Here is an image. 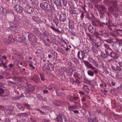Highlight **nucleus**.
I'll list each match as a JSON object with an SVG mask.
<instances>
[{"label": "nucleus", "mask_w": 122, "mask_h": 122, "mask_svg": "<svg viewBox=\"0 0 122 122\" xmlns=\"http://www.w3.org/2000/svg\"><path fill=\"white\" fill-rule=\"evenodd\" d=\"M109 55L110 57L114 59L117 58L118 57L117 55L114 52H111Z\"/></svg>", "instance_id": "6ab92c4d"}, {"label": "nucleus", "mask_w": 122, "mask_h": 122, "mask_svg": "<svg viewBox=\"0 0 122 122\" xmlns=\"http://www.w3.org/2000/svg\"><path fill=\"white\" fill-rule=\"evenodd\" d=\"M116 69L117 70L120 71H122V69H121V67L119 66H117L116 67Z\"/></svg>", "instance_id": "4d7b16f0"}, {"label": "nucleus", "mask_w": 122, "mask_h": 122, "mask_svg": "<svg viewBox=\"0 0 122 122\" xmlns=\"http://www.w3.org/2000/svg\"><path fill=\"white\" fill-rule=\"evenodd\" d=\"M96 22L98 24V25H99L100 27H104V25H105V23L104 22L102 23L100 22L99 20H98V19H97V21Z\"/></svg>", "instance_id": "393cba45"}, {"label": "nucleus", "mask_w": 122, "mask_h": 122, "mask_svg": "<svg viewBox=\"0 0 122 122\" xmlns=\"http://www.w3.org/2000/svg\"><path fill=\"white\" fill-rule=\"evenodd\" d=\"M105 25L107 26V28L109 29L112 30V29L111 28V22L110 21L108 20V22L105 23Z\"/></svg>", "instance_id": "7c9ffc66"}, {"label": "nucleus", "mask_w": 122, "mask_h": 122, "mask_svg": "<svg viewBox=\"0 0 122 122\" xmlns=\"http://www.w3.org/2000/svg\"><path fill=\"white\" fill-rule=\"evenodd\" d=\"M105 52L106 53V55H105L103 57L104 58H107L108 56H109V54L108 53V51L106 50H105Z\"/></svg>", "instance_id": "49530a36"}, {"label": "nucleus", "mask_w": 122, "mask_h": 122, "mask_svg": "<svg viewBox=\"0 0 122 122\" xmlns=\"http://www.w3.org/2000/svg\"><path fill=\"white\" fill-rule=\"evenodd\" d=\"M117 33L120 36H122V30L118 29L117 30Z\"/></svg>", "instance_id": "3c124183"}, {"label": "nucleus", "mask_w": 122, "mask_h": 122, "mask_svg": "<svg viewBox=\"0 0 122 122\" xmlns=\"http://www.w3.org/2000/svg\"><path fill=\"white\" fill-rule=\"evenodd\" d=\"M85 13L83 11L81 10L80 14H81L80 17L81 18L83 19L84 17V14Z\"/></svg>", "instance_id": "ea45409f"}, {"label": "nucleus", "mask_w": 122, "mask_h": 122, "mask_svg": "<svg viewBox=\"0 0 122 122\" xmlns=\"http://www.w3.org/2000/svg\"><path fill=\"white\" fill-rule=\"evenodd\" d=\"M83 62L85 65L88 67V68H91L94 71V73L97 74L98 72L96 70H94V69H96L97 68L94 67L91 64L89 63L88 62L84 60Z\"/></svg>", "instance_id": "39448f33"}, {"label": "nucleus", "mask_w": 122, "mask_h": 122, "mask_svg": "<svg viewBox=\"0 0 122 122\" xmlns=\"http://www.w3.org/2000/svg\"><path fill=\"white\" fill-rule=\"evenodd\" d=\"M100 34V36L102 37H104V39L108 37V35L107 32L106 30L104 29H100L98 32Z\"/></svg>", "instance_id": "6e6552de"}, {"label": "nucleus", "mask_w": 122, "mask_h": 122, "mask_svg": "<svg viewBox=\"0 0 122 122\" xmlns=\"http://www.w3.org/2000/svg\"><path fill=\"white\" fill-rule=\"evenodd\" d=\"M97 119L96 117H88L87 120L88 122H98Z\"/></svg>", "instance_id": "a211bd4d"}, {"label": "nucleus", "mask_w": 122, "mask_h": 122, "mask_svg": "<svg viewBox=\"0 0 122 122\" xmlns=\"http://www.w3.org/2000/svg\"><path fill=\"white\" fill-rule=\"evenodd\" d=\"M90 59L91 60V62L93 63L94 65L97 66L98 65L97 63L91 57H90Z\"/></svg>", "instance_id": "e433bc0d"}, {"label": "nucleus", "mask_w": 122, "mask_h": 122, "mask_svg": "<svg viewBox=\"0 0 122 122\" xmlns=\"http://www.w3.org/2000/svg\"><path fill=\"white\" fill-rule=\"evenodd\" d=\"M69 27L70 29H73L74 27V23L73 21L71 19L69 20Z\"/></svg>", "instance_id": "aec40b11"}, {"label": "nucleus", "mask_w": 122, "mask_h": 122, "mask_svg": "<svg viewBox=\"0 0 122 122\" xmlns=\"http://www.w3.org/2000/svg\"><path fill=\"white\" fill-rule=\"evenodd\" d=\"M63 115L61 113H59L58 115L57 114V117L55 119L58 122H62L63 120L62 117Z\"/></svg>", "instance_id": "f3484780"}, {"label": "nucleus", "mask_w": 122, "mask_h": 122, "mask_svg": "<svg viewBox=\"0 0 122 122\" xmlns=\"http://www.w3.org/2000/svg\"><path fill=\"white\" fill-rule=\"evenodd\" d=\"M111 42L115 43V42H116L117 41V40L115 38H113L111 39Z\"/></svg>", "instance_id": "e2e57ef3"}, {"label": "nucleus", "mask_w": 122, "mask_h": 122, "mask_svg": "<svg viewBox=\"0 0 122 122\" xmlns=\"http://www.w3.org/2000/svg\"><path fill=\"white\" fill-rule=\"evenodd\" d=\"M28 37L29 41L32 42L34 43L36 41V38L35 36L31 33L29 34Z\"/></svg>", "instance_id": "4468645a"}, {"label": "nucleus", "mask_w": 122, "mask_h": 122, "mask_svg": "<svg viewBox=\"0 0 122 122\" xmlns=\"http://www.w3.org/2000/svg\"><path fill=\"white\" fill-rule=\"evenodd\" d=\"M77 55L78 58L80 60L82 61L83 60L85 57H86L84 51H79L78 52Z\"/></svg>", "instance_id": "1a4fd4ad"}, {"label": "nucleus", "mask_w": 122, "mask_h": 122, "mask_svg": "<svg viewBox=\"0 0 122 122\" xmlns=\"http://www.w3.org/2000/svg\"><path fill=\"white\" fill-rule=\"evenodd\" d=\"M119 12L117 10H114L113 13V15L115 17H117L118 16Z\"/></svg>", "instance_id": "2f4dec72"}, {"label": "nucleus", "mask_w": 122, "mask_h": 122, "mask_svg": "<svg viewBox=\"0 0 122 122\" xmlns=\"http://www.w3.org/2000/svg\"><path fill=\"white\" fill-rule=\"evenodd\" d=\"M40 6L41 8L46 10L48 11H51L52 9V7L49 4L46 2L41 3Z\"/></svg>", "instance_id": "7ed1b4c3"}, {"label": "nucleus", "mask_w": 122, "mask_h": 122, "mask_svg": "<svg viewBox=\"0 0 122 122\" xmlns=\"http://www.w3.org/2000/svg\"><path fill=\"white\" fill-rule=\"evenodd\" d=\"M87 15L86 18H88L89 20H90L92 18V17L90 16V15L88 14H86Z\"/></svg>", "instance_id": "052dcab7"}, {"label": "nucleus", "mask_w": 122, "mask_h": 122, "mask_svg": "<svg viewBox=\"0 0 122 122\" xmlns=\"http://www.w3.org/2000/svg\"><path fill=\"white\" fill-rule=\"evenodd\" d=\"M32 19L36 22L38 23L41 21L40 19L38 17H35L34 18L33 17Z\"/></svg>", "instance_id": "c756f323"}, {"label": "nucleus", "mask_w": 122, "mask_h": 122, "mask_svg": "<svg viewBox=\"0 0 122 122\" xmlns=\"http://www.w3.org/2000/svg\"><path fill=\"white\" fill-rule=\"evenodd\" d=\"M47 67L48 69L50 71H53L54 69V65L50 63L48 64Z\"/></svg>", "instance_id": "412c9836"}, {"label": "nucleus", "mask_w": 122, "mask_h": 122, "mask_svg": "<svg viewBox=\"0 0 122 122\" xmlns=\"http://www.w3.org/2000/svg\"><path fill=\"white\" fill-rule=\"evenodd\" d=\"M97 19H96L95 20L93 21L92 22V24L93 26H95L96 27L98 26V24H97V23H96V21H97Z\"/></svg>", "instance_id": "58836bf2"}, {"label": "nucleus", "mask_w": 122, "mask_h": 122, "mask_svg": "<svg viewBox=\"0 0 122 122\" xmlns=\"http://www.w3.org/2000/svg\"><path fill=\"white\" fill-rule=\"evenodd\" d=\"M40 76L41 80L44 81L45 80V76L44 74H42L41 73L40 74Z\"/></svg>", "instance_id": "a19ab883"}, {"label": "nucleus", "mask_w": 122, "mask_h": 122, "mask_svg": "<svg viewBox=\"0 0 122 122\" xmlns=\"http://www.w3.org/2000/svg\"><path fill=\"white\" fill-rule=\"evenodd\" d=\"M13 23H9V25L10 26V27L8 28L9 29H11L15 32H18L17 26L16 25H13Z\"/></svg>", "instance_id": "2eb2a0df"}, {"label": "nucleus", "mask_w": 122, "mask_h": 122, "mask_svg": "<svg viewBox=\"0 0 122 122\" xmlns=\"http://www.w3.org/2000/svg\"><path fill=\"white\" fill-rule=\"evenodd\" d=\"M81 10H80L79 12H75V14H76V15H75L74 16H75L76 17H77V15H79V14H80V12H81Z\"/></svg>", "instance_id": "680f3d73"}, {"label": "nucleus", "mask_w": 122, "mask_h": 122, "mask_svg": "<svg viewBox=\"0 0 122 122\" xmlns=\"http://www.w3.org/2000/svg\"><path fill=\"white\" fill-rule=\"evenodd\" d=\"M3 122H10V120L8 118H5L3 120Z\"/></svg>", "instance_id": "13d9d810"}, {"label": "nucleus", "mask_w": 122, "mask_h": 122, "mask_svg": "<svg viewBox=\"0 0 122 122\" xmlns=\"http://www.w3.org/2000/svg\"><path fill=\"white\" fill-rule=\"evenodd\" d=\"M54 3L57 6L59 7H61L62 6V0L63 6H66L67 5V2L65 0H53Z\"/></svg>", "instance_id": "20e7f679"}, {"label": "nucleus", "mask_w": 122, "mask_h": 122, "mask_svg": "<svg viewBox=\"0 0 122 122\" xmlns=\"http://www.w3.org/2000/svg\"><path fill=\"white\" fill-rule=\"evenodd\" d=\"M88 29L89 31L91 33H93L94 34V33L95 32V31H96L95 30L92 26L91 25L89 26Z\"/></svg>", "instance_id": "a878e982"}, {"label": "nucleus", "mask_w": 122, "mask_h": 122, "mask_svg": "<svg viewBox=\"0 0 122 122\" xmlns=\"http://www.w3.org/2000/svg\"><path fill=\"white\" fill-rule=\"evenodd\" d=\"M22 5L25 12L29 14H33L34 12V10L32 7L23 2Z\"/></svg>", "instance_id": "f257e3e1"}, {"label": "nucleus", "mask_w": 122, "mask_h": 122, "mask_svg": "<svg viewBox=\"0 0 122 122\" xmlns=\"http://www.w3.org/2000/svg\"><path fill=\"white\" fill-rule=\"evenodd\" d=\"M32 79L37 83H39L41 82L39 76L36 74H35L33 75L32 78Z\"/></svg>", "instance_id": "f8f14e48"}, {"label": "nucleus", "mask_w": 122, "mask_h": 122, "mask_svg": "<svg viewBox=\"0 0 122 122\" xmlns=\"http://www.w3.org/2000/svg\"><path fill=\"white\" fill-rule=\"evenodd\" d=\"M72 60H73V62L75 63L79 62V60L76 58H73Z\"/></svg>", "instance_id": "603ef678"}, {"label": "nucleus", "mask_w": 122, "mask_h": 122, "mask_svg": "<svg viewBox=\"0 0 122 122\" xmlns=\"http://www.w3.org/2000/svg\"><path fill=\"white\" fill-rule=\"evenodd\" d=\"M114 6H110L108 8V10L110 12H113L114 10H113V7Z\"/></svg>", "instance_id": "37998d69"}, {"label": "nucleus", "mask_w": 122, "mask_h": 122, "mask_svg": "<svg viewBox=\"0 0 122 122\" xmlns=\"http://www.w3.org/2000/svg\"><path fill=\"white\" fill-rule=\"evenodd\" d=\"M68 108L69 110L70 111H73V109L72 108V107H71V106H69L68 107Z\"/></svg>", "instance_id": "774afa93"}, {"label": "nucleus", "mask_w": 122, "mask_h": 122, "mask_svg": "<svg viewBox=\"0 0 122 122\" xmlns=\"http://www.w3.org/2000/svg\"><path fill=\"white\" fill-rule=\"evenodd\" d=\"M29 65L30 67H31L32 70H34L35 69V67L33 66V64L31 63H30L29 64Z\"/></svg>", "instance_id": "6e6d98bb"}, {"label": "nucleus", "mask_w": 122, "mask_h": 122, "mask_svg": "<svg viewBox=\"0 0 122 122\" xmlns=\"http://www.w3.org/2000/svg\"><path fill=\"white\" fill-rule=\"evenodd\" d=\"M83 90H85L86 92L88 93H89L90 91V90L88 87L84 88H83Z\"/></svg>", "instance_id": "864d4df0"}, {"label": "nucleus", "mask_w": 122, "mask_h": 122, "mask_svg": "<svg viewBox=\"0 0 122 122\" xmlns=\"http://www.w3.org/2000/svg\"><path fill=\"white\" fill-rule=\"evenodd\" d=\"M5 90L2 88H0V96H1L3 93H5Z\"/></svg>", "instance_id": "a18cd8bd"}, {"label": "nucleus", "mask_w": 122, "mask_h": 122, "mask_svg": "<svg viewBox=\"0 0 122 122\" xmlns=\"http://www.w3.org/2000/svg\"><path fill=\"white\" fill-rule=\"evenodd\" d=\"M27 115V113L26 112L24 113H22L20 114V116L22 117H26Z\"/></svg>", "instance_id": "c03bdc74"}, {"label": "nucleus", "mask_w": 122, "mask_h": 122, "mask_svg": "<svg viewBox=\"0 0 122 122\" xmlns=\"http://www.w3.org/2000/svg\"><path fill=\"white\" fill-rule=\"evenodd\" d=\"M84 107L86 108H87L88 107V106L87 105L86 103H84Z\"/></svg>", "instance_id": "338daca9"}, {"label": "nucleus", "mask_w": 122, "mask_h": 122, "mask_svg": "<svg viewBox=\"0 0 122 122\" xmlns=\"http://www.w3.org/2000/svg\"><path fill=\"white\" fill-rule=\"evenodd\" d=\"M104 46L107 49L109 50H111L109 45L107 44H105L104 45Z\"/></svg>", "instance_id": "09e8293b"}, {"label": "nucleus", "mask_w": 122, "mask_h": 122, "mask_svg": "<svg viewBox=\"0 0 122 122\" xmlns=\"http://www.w3.org/2000/svg\"><path fill=\"white\" fill-rule=\"evenodd\" d=\"M59 16V20L61 22H63L66 21L67 17L65 12L60 13Z\"/></svg>", "instance_id": "9d476101"}, {"label": "nucleus", "mask_w": 122, "mask_h": 122, "mask_svg": "<svg viewBox=\"0 0 122 122\" xmlns=\"http://www.w3.org/2000/svg\"><path fill=\"white\" fill-rule=\"evenodd\" d=\"M91 51L90 49L88 47H86L85 48V50H83L82 51H84L85 53L87 54L88 53L89 51Z\"/></svg>", "instance_id": "4c0bfd02"}, {"label": "nucleus", "mask_w": 122, "mask_h": 122, "mask_svg": "<svg viewBox=\"0 0 122 122\" xmlns=\"http://www.w3.org/2000/svg\"><path fill=\"white\" fill-rule=\"evenodd\" d=\"M37 97L38 98H39L41 100H42L43 99L41 95H39L38 96H37Z\"/></svg>", "instance_id": "69168bd1"}, {"label": "nucleus", "mask_w": 122, "mask_h": 122, "mask_svg": "<svg viewBox=\"0 0 122 122\" xmlns=\"http://www.w3.org/2000/svg\"><path fill=\"white\" fill-rule=\"evenodd\" d=\"M1 63L2 65L5 67V68H6L7 67L6 64L4 62L3 60L1 61Z\"/></svg>", "instance_id": "de8ad7c7"}, {"label": "nucleus", "mask_w": 122, "mask_h": 122, "mask_svg": "<svg viewBox=\"0 0 122 122\" xmlns=\"http://www.w3.org/2000/svg\"><path fill=\"white\" fill-rule=\"evenodd\" d=\"M50 28L55 32H56L58 33H61L62 31V29H61V31L60 30L56 28L53 26H51Z\"/></svg>", "instance_id": "5701e85b"}, {"label": "nucleus", "mask_w": 122, "mask_h": 122, "mask_svg": "<svg viewBox=\"0 0 122 122\" xmlns=\"http://www.w3.org/2000/svg\"><path fill=\"white\" fill-rule=\"evenodd\" d=\"M70 12L71 14L72 15H73L75 14V12H74L73 9H71L70 10Z\"/></svg>", "instance_id": "bf43d9fd"}, {"label": "nucleus", "mask_w": 122, "mask_h": 122, "mask_svg": "<svg viewBox=\"0 0 122 122\" xmlns=\"http://www.w3.org/2000/svg\"><path fill=\"white\" fill-rule=\"evenodd\" d=\"M94 46L97 47H100L101 45V43L100 42L98 43H94Z\"/></svg>", "instance_id": "79ce46f5"}, {"label": "nucleus", "mask_w": 122, "mask_h": 122, "mask_svg": "<svg viewBox=\"0 0 122 122\" xmlns=\"http://www.w3.org/2000/svg\"><path fill=\"white\" fill-rule=\"evenodd\" d=\"M16 106L19 110L21 111H24L26 107L28 108L29 105L26 103L23 104L17 103Z\"/></svg>", "instance_id": "423d86ee"}, {"label": "nucleus", "mask_w": 122, "mask_h": 122, "mask_svg": "<svg viewBox=\"0 0 122 122\" xmlns=\"http://www.w3.org/2000/svg\"><path fill=\"white\" fill-rule=\"evenodd\" d=\"M14 98L15 100H19L20 99V97L19 96H16Z\"/></svg>", "instance_id": "0e129e2a"}, {"label": "nucleus", "mask_w": 122, "mask_h": 122, "mask_svg": "<svg viewBox=\"0 0 122 122\" xmlns=\"http://www.w3.org/2000/svg\"><path fill=\"white\" fill-rule=\"evenodd\" d=\"M5 113L7 116H10L14 114L15 112H11V111H10L7 109Z\"/></svg>", "instance_id": "c85d7f7f"}, {"label": "nucleus", "mask_w": 122, "mask_h": 122, "mask_svg": "<svg viewBox=\"0 0 122 122\" xmlns=\"http://www.w3.org/2000/svg\"><path fill=\"white\" fill-rule=\"evenodd\" d=\"M22 3H21L19 5L16 4L14 6V8L15 10L19 13H22L24 10L22 5Z\"/></svg>", "instance_id": "0eeeda50"}, {"label": "nucleus", "mask_w": 122, "mask_h": 122, "mask_svg": "<svg viewBox=\"0 0 122 122\" xmlns=\"http://www.w3.org/2000/svg\"><path fill=\"white\" fill-rule=\"evenodd\" d=\"M8 108L7 109V110L11 111V112H14L13 111L14 110V107L11 106L10 105L8 106L7 107Z\"/></svg>", "instance_id": "72a5a7b5"}, {"label": "nucleus", "mask_w": 122, "mask_h": 122, "mask_svg": "<svg viewBox=\"0 0 122 122\" xmlns=\"http://www.w3.org/2000/svg\"><path fill=\"white\" fill-rule=\"evenodd\" d=\"M0 12L4 13H6V10L2 6H0Z\"/></svg>", "instance_id": "c9c22d12"}, {"label": "nucleus", "mask_w": 122, "mask_h": 122, "mask_svg": "<svg viewBox=\"0 0 122 122\" xmlns=\"http://www.w3.org/2000/svg\"><path fill=\"white\" fill-rule=\"evenodd\" d=\"M56 51L62 54H63L64 53V50L59 46L57 47L56 49Z\"/></svg>", "instance_id": "cd10ccee"}, {"label": "nucleus", "mask_w": 122, "mask_h": 122, "mask_svg": "<svg viewBox=\"0 0 122 122\" xmlns=\"http://www.w3.org/2000/svg\"><path fill=\"white\" fill-rule=\"evenodd\" d=\"M35 88L34 86L31 85L29 86L28 88L26 90V93L29 94H31L34 93Z\"/></svg>", "instance_id": "dca6fc26"}, {"label": "nucleus", "mask_w": 122, "mask_h": 122, "mask_svg": "<svg viewBox=\"0 0 122 122\" xmlns=\"http://www.w3.org/2000/svg\"><path fill=\"white\" fill-rule=\"evenodd\" d=\"M104 41L106 42L107 43H110L111 42V39H106V38L104 40Z\"/></svg>", "instance_id": "8fccbe9b"}, {"label": "nucleus", "mask_w": 122, "mask_h": 122, "mask_svg": "<svg viewBox=\"0 0 122 122\" xmlns=\"http://www.w3.org/2000/svg\"><path fill=\"white\" fill-rule=\"evenodd\" d=\"M94 34L95 35L96 38L101 39V37L100 36V34L99 33L96 31H95V32L94 33Z\"/></svg>", "instance_id": "f704fd0d"}, {"label": "nucleus", "mask_w": 122, "mask_h": 122, "mask_svg": "<svg viewBox=\"0 0 122 122\" xmlns=\"http://www.w3.org/2000/svg\"><path fill=\"white\" fill-rule=\"evenodd\" d=\"M104 3L107 5L116 7L117 5V1L116 0H104Z\"/></svg>", "instance_id": "f03ea898"}, {"label": "nucleus", "mask_w": 122, "mask_h": 122, "mask_svg": "<svg viewBox=\"0 0 122 122\" xmlns=\"http://www.w3.org/2000/svg\"><path fill=\"white\" fill-rule=\"evenodd\" d=\"M14 39H15L17 41L20 43L23 42L25 40L24 38L21 37V36L20 35L15 36L14 37Z\"/></svg>", "instance_id": "ddd939ff"}, {"label": "nucleus", "mask_w": 122, "mask_h": 122, "mask_svg": "<svg viewBox=\"0 0 122 122\" xmlns=\"http://www.w3.org/2000/svg\"><path fill=\"white\" fill-rule=\"evenodd\" d=\"M51 42H46L45 41H44L45 44L46 46H50V45Z\"/></svg>", "instance_id": "5fc2aeb1"}, {"label": "nucleus", "mask_w": 122, "mask_h": 122, "mask_svg": "<svg viewBox=\"0 0 122 122\" xmlns=\"http://www.w3.org/2000/svg\"><path fill=\"white\" fill-rule=\"evenodd\" d=\"M4 93L2 96V98L3 99L8 100L9 98V94L8 93H6L5 94Z\"/></svg>", "instance_id": "bb28decb"}, {"label": "nucleus", "mask_w": 122, "mask_h": 122, "mask_svg": "<svg viewBox=\"0 0 122 122\" xmlns=\"http://www.w3.org/2000/svg\"><path fill=\"white\" fill-rule=\"evenodd\" d=\"M88 74L89 76L92 77L94 75V73L91 70H88L87 71Z\"/></svg>", "instance_id": "473e14b6"}, {"label": "nucleus", "mask_w": 122, "mask_h": 122, "mask_svg": "<svg viewBox=\"0 0 122 122\" xmlns=\"http://www.w3.org/2000/svg\"><path fill=\"white\" fill-rule=\"evenodd\" d=\"M97 8L100 13H101L103 11H105L107 9V8L102 5H97Z\"/></svg>", "instance_id": "9b49d317"}, {"label": "nucleus", "mask_w": 122, "mask_h": 122, "mask_svg": "<svg viewBox=\"0 0 122 122\" xmlns=\"http://www.w3.org/2000/svg\"><path fill=\"white\" fill-rule=\"evenodd\" d=\"M52 20L53 22L55 24L56 26L58 25L59 22L58 19L56 17H54Z\"/></svg>", "instance_id": "4be33fe9"}, {"label": "nucleus", "mask_w": 122, "mask_h": 122, "mask_svg": "<svg viewBox=\"0 0 122 122\" xmlns=\"http://www.w3.org/2000/svg\"><path fill=\"white\" fill-rule=\"evenodd\" d=\"M87 36L89 37L90 40L92 42L95 41L94 36L90 33L87 34Z\"/></svg>", "instance_id": "b1692460"}]
</instances>
